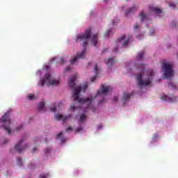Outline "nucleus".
I'll return each mask as SVG.
<instances>
[{"mask_svg": "<svg viewBox=\"0 0 178 178\" xmlns=\"http://www.w3.org/2000/svg\"><path fill=\"white\" fill-rule=\"evenodd\" d=\"M76 80H77V76L73 75L70 77L68 81V86L70 88H73L74 94L72 95L73 101H78L80 104H87L86 108H90V105H91L92 100L95 99L99 95H102L104 94H106L109 90H111V87L102 86L101 90H97L96 96L92 99V97H88L87 99H81L80 98V92L83 91L86 92L87 88H88V84L87 83H84L83 87L81 86L76 88Z\"/></svg>", "mask_w": 178, "mask_h": 178, "instance_id": "1", "label": "nucleus"}, {"mask_svg": "<svg viewBox=\"0 0 178 178\" xmlns=\"http://www.w3.org/2000/svg\"><path fill=\"white\" fill-rule=\"evenodd\" d=\"M91 37V28H88L85 31V33L81 35H78L76 36V38L75 40L76 42H79V41H84L83 42V50L81 51V53H78L76 56H75L73 58L71 59L70 62L72 65H74L79 59H81L84 55H86V49L87 47V44H88V42L87 40Z\"/></svg>", "mask_w": 178, "mask_h": 178, "instance_id": "2", "label": "nucleus"}, {"mask_svg": "<svg viewBox=\"0 0 178 178\" xmlns=\"http://www.w3.org/2000/svg\"><path fill=\"white\" fill-rule=\"evenodd\" d=\"M60 81L59 79L55 80L50 74H45L44 76L42 79H41L40 84L41 87H44V84L46 83L47 87H51V86H58L59 84Z\"/></svg>", "mask_w": 178, "mask_h": 178, "instance_id": "3", "label": "nucleus"}, {"mask_svg": "<svg viewBox=\"0 0 178 178\" xmlns=\"http://www.w3.org/2000/svg\"><path fill=\"white\" fill-rule=\"evenodd\" d=\"M0 123L3 124L2 127L7 131L8 134L10 135L12 131L10 130V124L12 122L9 119V112L6 113L1 118H0Z\"/></svg>", "mask_w": 178, "mask_h": 178, "instance_id": "4", "label": "nucleus"}, {"mask_svg": "<svg viewBox=\"0 0 178 178\" xmlns=\"http://www.w3.org/2000/svg\"><path fill=\"white\" fill-rule=\"evenodd\" d=\"M162 68L165 70L164 72V76L167 80H169L173 77V70H172V65L164 63L162 65Z\"/></svg>", "mask_w": 178, "mask_h": 178, "instance_id": "5", "label": "nucleus"}, {"mask_svg": "<svg viewBox=\"0 0 178 178\" xmlns=\"http://www.w3.org/2000/svg\"><path fill=\"white\" fill-rule=\"evenodd\" d=\"M136 79L138 81V86L140 87H143V86H149L151 84V79L149 78L143 81V74H138Z\"/></svg>", "mask_w": 178, "mask_h": 178, "instance_id": "6", "label": "nucleus"}, {"mask_svg": "<svg viewBox=\"0 0 178 178\" xmlns=\"http://www.w3.org/2000/svg\"><path fill=\"white\" fill-rule=\"evenodd\" d=\"M22 143H23V140H19V142L17 143L14 147V149L17 151V152H18L19 154L23 152V151H24V149H26V148H29V146L27 145L22 147Z\"/></svg>", "mask_w": 178, "mask_h": 178, "instance_id": "7", "label": "nucleus"}, {"mask_svg": "<svg viewBox=\"0 0 178 178\" xmlns=\"http://www.w3.org/2000/svg\"><path fill=\"white\" fill-rule=\"evenodd\" d=\"M161 101H168V102H173L174 101H176V97L174 95L172 96H168L164 95L161 97Z\"/></svg>", "mask_w": 178, "mask_h": 178, "instance_id": "8", "label": "nucleus"}, {"mask_svg": "<svg viewBox=\"0 0 178 178\" xmlns=\"http://www.w3.org/2000/svg\"><path fill=\"white\" fill-rule=\"evenodd\" d=\"M124 35H122L120 38L118 39V40L115 42V45H117V47L113 48V52H118L119 49L118 48V47H119L120 41H123V40H124Z\"/></svg>", "mask_w": 178, "mask_h": 178, "instance_id": "9", "label": "nucleus"}, {"mask_svg": "<svg viewBox=\"0 0 178 178\" xmlns=\"http://www.w3.org/2000/svg\"><path fill=\"white\" fill-rule=\"evenodd\" d=\"M92 45L94 47H97V44L98 43V35L95 34L93 35L92 40H91Z\"/></svg>", "mask_w": 178, "mask_h": 178, "instance_id": "10", "label": "nucleus"}, {"mask_svg": "<svg viewBox=\"0 0 178 178\" xmlns=\"http://www.w3.org/2000/svg\"><path fill=\"white\" fill-rule=\"evenodd\" d=\"M149 8H150V10H152V12H154L157 15H159V13H162V10L161 8H153L152 6H149Z\"/></svg>", "mask_w": 178, "mask_h": 178, "instance_id": "11", "label": "nucleus"}, {"mask_svg": "<svg viewBox=\"0 0 178 178\" xmlns=\"http://www.w3.org/2000/svg\"><path fill=\"white\" fill-rule=\"evenodd\" d=\"M105 63L107 66H112L113 65H115V62L113 58H109L108 60H105Z\"/></svg>", "mask_w": 178, "mask_h": 178, "instance_id": "12", "label": "nucleus"}, {"mask_svg": "<svg viewBox=\"0 0 178 178\" xmlns=\"http://www.w3.org/2000/svg\"><path fill=\"white\" fill-rule=\"evenodd\" d=\"M139 17H141L140 18L141 23H143L144 20H148V18L147 17V14H145L144 11L140 12V13L139 14Z\"/></svg>", "mask_w": 178, "mask_h": 178, "instance_id": "13", "label": "nucleus"}, {"mask_svg": "<svg viewBox=\"0 0 178 178\" xmlns=\"http://www.w3.org/2000/svg\"><path fill=\"white\" fill-rule=\"evenodd\" d=\"M95 76L90 79V81L92 83H94V81H95V79H97V76H98V65H95Z\"/></svg>", "mask_w": 178, "mask_h": 178, "instance_id": "14", "label": "nucleus"}, {"mask_svg": "<svg viewBox=\"0 0 178 178\" xmlns=\"http://www.w3.org/2000/svg\"><path fill=\"white\" fill-rule=\"evenodd\" d=\"M60 137L61 138V144H63V143L66 141V138L63 137L62 132L58 133V135L56 136V138L58 140Z\"/></svg>", "mask_w": 178, "mask_h": 178, "instance_id": "15", "label": "nucleus"}, {"mask_svg": "<svg viewBox=\"0 0 178 178\" xmlns=\"http://www.w3.org/2000/svg\"><path fill=\"white\" fill-rule=\"evenodd\" d=\"M131 97V94L130 93H124L122 96V99L124 101H129L130 99V97Z\"/></svg>", "mask_w": 178, "mask_h": 178, "instance_id": "16", "label": "nucleus"}, {"mask_svg": "<svg viewBox=\"0 0 178 178\" xmlns=\"http://www.w3.org/2000/svg\"><path fill=\"white\" fill-rule=\"evenodd\" d=\"M135 66L136 67V69H138V70H140V72H144V64H135Z\"/></svg>", "mask_w": 178, "mask_h": 178, "instance_id": "17", "label": "nucleus"}, {"mask_svg": "<svg viewBox=\"0 0 178 178\" xmlns=\"http://www.w3.org/2000/svg\"><path fill=\"white\" fill-rule=\"evenodd\" d=\"M147 74L149 77H154V76H155V72H154V70L149 69L147 71Z\"/></svg>", "mask_w": 178, "mask_h": 178, "instance_id": "18", "label": "nucleus"}, {"mask_svg": "<svg viewBox=\"0 0 178 178\" xmlns=\"http://www.w3.org/2000/svg\"><path fill=\"white\" fill-rule=\"evenodd\" d=\"M136 58L137 60H143V59L144 58V51H140V53H138Z\"/></svg>", "mask_w": 178, "mask_h": 178, "instance_id": "19", "label": "nucleus"}, {"mask_svg": "<svg viewBox=\"0 0 178 178\" xmlns=\"http://www.w3.org/2000/svg\"><path fill=\"white\" fill-rule=\"evenodd\" d=\"M134 10H137V8H136L135 6H132L131 8H129L127 13H126V15L127 16L129 13H133V12H134Z\"/></svg>", "mask_w": 178, "mask_h": 178, "instance_id": "20", "label": "nucleus"}, {"mask_svg": "<svg viewBox=\"0 0 178 178\" xmlns=\"http://www.w3.org/2000/svg\"><path fill=\"white\" fill-rule=\"evenodd\" d=\"M44 106H45V103L44 102H41L40 103H39L38 110L42 111V109H44Z\"/></svg>", "mask_w": 178, "mask_h": 178, "instance_id": "21", "label": "nucleus"}, {"mask_svg": "<svg viewBox=\"0 0 178 178\" xmlns=\"http://www.w3.org/2000/svg\"><path fill=\"white\" fill-rule=\"evenodd\" d=\"M28 98H29V99H31V101H33L34 99H37V97H35V95H34L33 94H29Z\"/></svg>", "mask_w": 178, "mask_h": 178, "instance_id": "22", "label": "nucleus"}, {"mask_svg": "<svg viewBox=\"0 0 178 178\" xmlns=\"http://www.w3.org/2000/svg\"><path fill=\"white\" fill-rule=\"evenodd\" d=\"M55 119H56V120H61V119H63V115H62L60 114H57L55 116Z\"/></svg>", "mask_w": 178, "mask_h": 178, "instance_id": "23", "label": "nucleus"}, {"mask_svg": "<svg viewBox=\"0 0 178 178\" xmlns=\"http://www.w3.org/2000/svg\"><path fill=\"white\" fill-rule=\"evenodd\" d=\"M87 116H86V114H81L80 117V122H83L85 119H86Z\"/></svg>", "mask_w": 178, "mask_h": 178, "instance_id": "24", "label": "nucleus"}, {"mask_svg": "<svg viewBox=\"0 0 178 178\" xmlns=\"http://www.w3.org/2000/svg\"><path fill=\"white\" fill-rule=\"evenodd\" d=\"M169 86L171 87V88H172L173 90H176L177 88V86L176 84L173 83H169Z\"/></svg>", "mask_w": 178, "mask_h": 178, "instance_id": "25", "label": "nucleus"}, {"mask_svg": "<svg viewBox=\"0 0 178 178\" xmlns=\"http://www.w3.org/2000/svg\"><path fill=\"white\" fill-rule=\"evenodd\" d=\"M70 118H72V115H70V114L67 115V116H65V117H64L63 118V122H66L67 119H70Z\"/></svg>", "mask_w": 178, "mask_h": 178, "instance_id": "26", "label": "nucleus"}, {"mask_svg": "<svg viewBox=\"0 0 178 178\" xmlns=\"http://www.w3.org/2000/svg\"><path fill=\"white\" fill-rule=\"evenodd\" d=\"M17 165H19V166H22V159L21 158H17Z\"/></svg>", "mask_w": 178, "mask_h": 178, "instance_id": "27", "label": "nucleus"}, {"mask_svg": "<svg viewBox=\"0 0 178 178\" xmlns=\"http://www.w3.org/2000/svg\"><path fill=\"white\" fill-rule=\"evenodd\" d=\"M83 130V128L81 127H79L75 129V133H80Z\"/></svg>", "mask_w": 178, "mask_h": 178, "instance_id": "28", "label": "nucleus"}, {"mask_svg": "<svg viewBox=\"0 0 178 178\" xmlns=\"http://www.w3.org/2000/svg\"><path fill=\"white\" fill-rule=\"evenodd\" d=\"M138 29H140V25H138V24H135V26H134V31H137Z\"/></svg>", "mask_w": 178, "mask_h": 178, "instance_id": "29", "label": "nucleus"}, {"mask_svg": "<svg viewBox=\"0 0 178 178\" xmlns=\"http://www.w3.org/2000/svg\"><path fill=\"white\" fill-rule=\"evenodd\" d=\"M65 131H67V133H69V131H73V128H72V127H69L65 129Z\"/></svg>", "mask_w": 178, "mask_h": 178, "instance_id": "30", "label": "nucleus"}, {"mask_svg": "<svg viewBox=\"0 0 178 178\" xmlns=\"http://www.w3.org/2000/svg\"><path fill=\"white\" fill-rule=\"evenodd\" d=\"M47 177H48V174H42L39 177V178H47Z\"/></svg>", "mask_w": 178, "mask_h": 178, "instance_id": "31", "label": "nucleus"}, {"mask_svg": "<svg viewBox=\"0 0 178 178\" xmlns=\"http://www.w3.org/2000/svg\"><path fill=\"white\" fill-rule=\"evenodd\" d=\"M51 152V148L47 147L44 149V154H49Z\"/></svg>", "mask_w": 178, "mask_h": 178, "instance_id": "32", "label": "nucleus"}, {"mask_svg": "<svg viewBox=\"0 0 178 178\" xmlns=\"http://www.w3.org/2000/svg\"><path fill=\"white\" fill-rule=\"evenodd\" d=\"M60 65H63V63H65V58H60Z\"/></svg>", "mask_w": 178, "mask_h": 178, "instance_id": "33", "label": "nucleus"}, {"mask_svg": "<svg viewBox=\"0 0 178 178\" xmlns=\"http://www.w3.org/2000/svg\"><path fill=\"white\" fill-rule=\"evenodd\" d=\"M112 33V30H108L106 32L105 35H109Z\"/></svg>", "mask_w": 178, "mask_h": 178, "instance_id": "34", "label": "nucleus"}, {"mask_svg": "<svg viewBox=\"0 0 178 178\" xmlns=\"http://www.w3.org/2000/svg\"><path fill=\"white\" fill-rule=\"evenodd\" d=\"M155 33V29H152L150 30V35H154V33Z\"/></svg>", "mask_w": 178, "mask_h": 178, "instance_id": "35", "label": "nucleus"}, {"mask_svg": "<svg viewBox=\"0 0 178 178\" xmlns=\"http://www.w3.org/2000/svg\"><path fill=\"white\" fill-rule=\"evenodd\" d=\"M127 44H129V40H125L124 42V43L122 44V47H126V45H127Z\"/></svg>", "mask_w": 178, "mask_h": 178, "instance_id": "36", "label": "nucleus"}, {"mask_svg": "<svg viewBox=\"0 0 178 178\" xmlns=\"http://www.w3.org/2000/svg\"><path fill=\"white\" fill-rule=\"evenodd\" d=\"M50 111L51 112H56V107L54 106L50 108Z\"/></svg>", "mask_w": 178, "mask_h": 178, "instance_id": "37", "label": "nucleus"}, {"mask_svg": "<svg viewBox=\"0 0 178 178\" xmlns=\"http://www.w3.org/2000/svg\"><path fill=\"white\" fill-rule=\"evenodd\" d=\"M156 138H158V134H155L153 136V140H156Z\"/></svg>", "mask_w": 178, "mask_h": 178, "instance_id": "38", "label": "nucleus"}, {"mask_svg": "<svg viewBox=\"0 0 178 178\" xmlns=\"http://www.w3.org/2000/svg\"><path fill=\"white\" fill-rule=\"evenodd\" d=\"M169 6H170V8H175L176 6L175 5V3H170Z\"/></svg>", "mask_w": 178, "mask_h": 178, "instance_id": "39", "label": "nucleus"}, {"mask_svg": "<svg viewBox=\"0 0 178 178\" xmlns=\"http://www.w3.org/2000/svg\"><path fill=\"white\" fill-rule=\"evenodd\" d=\"M22 128H23V125H20L19 127H18L17 128V130L19 131V130H20V129H22Z\"/></svg>", "mask_w": 178, "mask_h": 178, "instance_id": "40", "label": "nucleus"}, {"mask_svg": "<svg viewBox=\"0 0 178 178\" xmlns=\"http://www.w3.org/2000/svg\"><path fill=\"white\" fill-rule=\"evenodd\" d=\"M70 70V67H67L65 69V72H69Z\"/></svg>", "mask_w": 178, "mask_h": 178, "instance_id": "41", "label": "nucleus"}, {"mask_svg": "<svg viewBox=\"0 0 178 178\" xmlns=\"http://www.w3.org/2000/svg\"><path fill=\"white\" fill-rule=\"evenodd\" d=\"M30 168H31L32 169H34V164H33V163H31Z\"/></svg>", "mask_w": 178, "mask_h": 178, "instance_id": "42", "label": "nucleus"}, {"mask_svg": "<svg viewBox=\"0 0 178 178\" xmlns=\"http://www.w3.org/2000/svg\"><path fill=\"white\" fill-rule=\"evenodd\" d=\"M71 109L72 111H74V109H76V107L74 106H71Z\"/></svg>", "mask_w": 178, "mask_h": 178, "instance_id": "43", "label": "nucleus"}, {"mask_svg": "<svg viewBox=\"0 0 178 178\" xmlns=\"http://www.w3.org/2000/svg\"><path fill=\"white\" fill-rule=\"evenodd\" d=\"M102 102H104V99L100 100V101L99 102L98 104H99V105H101V104H102Z\"/></svg>", "mask_w": 178, "mask_h": 178, "instance_id": "44", "label": "nucleus"}, {"mask_svg": "<svg viewBox=\"0 0 178 178\" xmlns=\"http://www.w3.org/2000/svg\"><path fill=\"white\" fill-rule=\"evenodd\" d=\"M37 147H35L34 148H33V152H35V151H37Z\"/></svg>", "mask_w": 178, "mask_h": 178, "instance_id": "45", "label": "nucleus"}, {"mask_svg": "<svg viewBox=\"0 0 178 178\" xmlns=\"http://www.w3.org/2000/svg\"><path fill=\"white\" fill-rule=\"evenodd\" d=\"M114 101H118V97H114Z\"/></svg>", "mask_w": 178, "mask_h": 178, "instance_id": "46", "label": "nucleus"}, {"mask_svg": "<svg viewBox=\"0 0 178 178\" xmlns=\"http://www.w3.org/2000/svg\"><path fill=\"white\" fill-rule=\"evenodd\" d=\"M37 141H38V140H37V139H34V140H33V142H34V143H37Z\"/></svg>", "mask_w": 178, "mask_h": 178, "instance_id": "47", "label": "nucleus"}, {"mask_svg": "<svg viewBox=\"0 0 178 178\" xmlns=\"http://www.w3.org/2000/svg\"><path fill=\"white\" fill-rule=\"evenodd\" d=\"M101 127H102V124H100V125L99 126V129H101Z\"/></svg>", "mask_w": 178, "mask_h": 178, "instance_id": "48", "label": "nucleus"}, {"mask_svg": "<svg viewBox=\"0 0 178 178\" xmlns=\"http://www.w3.org/2000/svg\"><path fill=\"white\" fill-rule=\"evenodd\" d=\"M103 52H106V49H104L103 50Z\"/></svg>", "mask_w": 178, "mask_h": 178, "instance_id": "49", "label": "nucleus"}, {"mask_svg": "<svg viewBox=\"0 0 178 178\" xmlns=\"http://www.w3.org/2000/svg\"><path fill=\"white\" fill-rule=\"evenodd\" d=\"M112 24H115V22L112 21Z\"/></svg>", "mask_w": 178, "mask_h": 178, "instance_id": "50", "label": "nucleus"}, {"mask_svg": "<svg viewBox=\"0 0 178 178\" xmlns=\"http://www.w3.org/2000/svg\"><path fill=\"white\" fill-rule=\"evenodd\" d=\"M130 38H131V36H129V40H130Z\"/></svg>", "mask_w": 178, "mask_h": 178, "instance_id": "51", "label": "nucleus"}, {"mask_svg": "<svg viewBox=\"0 0 178 178\" xmlns=\"http://www.w3.org/2000/svg\"><path fill=\"white\" fill-rule=\"evenodd\" d=\"M104 2H106V0H104Z\"/></svg>", "mask_w": 178, "mask_h": 178, "instance_id": "52", "label": "nucleus"}]
</instances>
